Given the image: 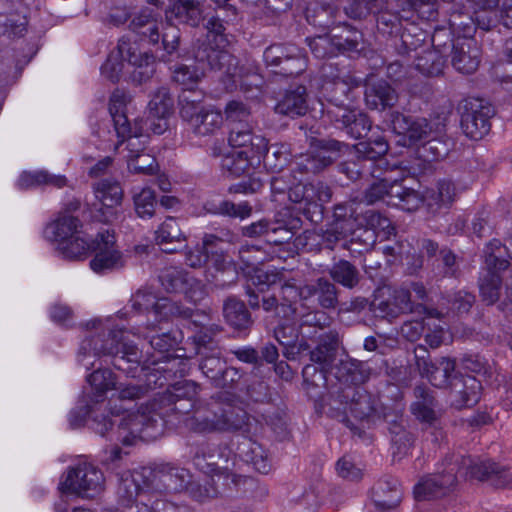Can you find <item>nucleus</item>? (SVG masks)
<instances>
[{
    "label": "nucleus",
    "instance_id": "41",
    "mask_svg": "<svg viewBox=\"0 0 512 512\" xmlns=\"http://www.w3.org/2000/svg\"><path fill=\"white\" fill-rule=\"evenodd\" d=\"M222 331V327L216 323L203 324L199 330L191 337L195 353L201 354H221V348L215 337Z\"/></svg>",
    "mask_w": 512,
    "mask_h": 512
},
{
    "label": "nucleus",
    "instance_id": "22",
    "mask_svg": "<svg viewBox=\"0 0 512 512\" xmlns=\"http://www.w3.org/2000/svg\"><path fill=\"white\" fill-rule=\"evenodd\" d=\"M101 406L95 404L93 398H83L80 400L78 406L71 410L69 414V423L71 427L78 428L84 425L86 419L89 417L93 421V428L97 433L105 436L109 429L112 428L114 422L105 414L98 415Z\"/></svg>",
    "mask_w": 512,
    "mask_h": 512
},
{
    "label": "nucleus",
    "instance_id": "6",
    "mask_svg": "<svg viewBox=\"0 0 512 512\" xmlns=\"http://www.w3.org/2000/svg\"><path fill=\"white\" fill-rule=\"evenodd\" d=\"M115 235L108 229L98 232L94 239H76L68 249L73 257H79L90 250L94 257L90 261L91 269L96 273H105L122 268L125 259L116 247Z\"/></svg>",
    "mask_w": 512,
    "mask_h": 512
},
{
    "label": "nucleus",
    "instance_id": "19",
    "mask_svg": "<svg viewBox=\"0 0 512 512\" xmlns=\"http://www.w3.org/2000/svg\"><path fill=\"white\" fill-rule=\"evenodd\" d=\"M221 422L222 433L239 431L248 436L257 430L256 420L226 396H221Z\"/></svg>",
    "mask_w": 512,
    "mask_h": 512
},
{
    "label": "nucleus",
    "instance_id": "26",
    "mask_svg": "<svg viewBox=\"0 0 512 512\" xmlns=\"http://www.w3.org/2000/svg\"><path fill=\"white\" fill-rule=\"evenodd\" d=\"M332 39L329 35L317 36L307 39L312 53L317 58L333 56L337 51H353L358 49L360 35L355 32L352 37Z\"/></svg>",
    "mask_w": 512,
    "mask_h": 512
},
{
    "label": "nucleus",
    "instance_id": "37",
    "mask_svg": "<svg viewBox=\"0 0 512 512\" xmlns=\"http://www.w3.org/2000/svg\"><path fill=\"white\" fill-rule=\"evenodd\" d=\"M421 204H423V195L419 191L396 181L392 182L387 205L398 207L403 211L414 212Z\"/></svg>",
    "mask_w": 512,
    "mask_h": 512
},
{
    "label": "nucleus",
    "instance_id": "60",
    "mask_svg": "<svg viewBox=\"0 0 512 512\" xmlns=\"http://www.w3.org/2000/svg\"><path fill=\"white\" fill-rule=\"evenodd\" d=\"M199 368L202 373L216 385L219 377L224 369L225 362L221 358V354H201Z\"/></svg>",
    "mask_w": 512,
    "mask_h": 512
},
{
    "label": "nucleus",
    "instance_id": "43",
    "mask_svg": "<svg viewBox=\"0 0 512 512\" xmlns=\"http://www.w3.org/2000/svg\"><path fill=\"white\" fill-rule=\"evenodd\" d=\"M396 307L400 309L402 313H417L424 314L430 317H440L441 313L435 308H429L423 303H416L412 301L411 292L408 288L397 287L391 289L389 295Z\"/></svg>",
    "mask_w": 512,
    "mask_h": 512
},
{
    "label": "nucleus",
    "instance_id": "48",
    "mask_svg": "<svg viewBox=\"0 0 512 512\" xmlns=\"http://www.w3.org/2000/svg\"><path fill=\"white\" fill-rule=\"evenodd\" d=\"M174 112V101L166 88L158 89L152 96L149 105V117L153 120L166 121Z\"/></svg>",
    "mask_w": 512,
    "mask_h": 512
},
{
    "label": "nucleus",
    "instance_id": "1",
    "mask_svg": "<svg viewBox=\"0 0 512 512\" xmlns=\"http://www.w3.org/2000/svg\"><path fill=\"white\" fill-rule=\"evenodd\" d=\"M199 392L196 382H178L137 412L125 415L119 423V430L129 434L122 437L123 444L132 445L136 438L155 439L167 423L182 416H185V426L195 433H222L221 396L200 401L197 400Z\"/></svg>",
    "mask_w": 512,
    "mask_h": 512
},
{
    "label": "nucleus",
    "instance_id": "29",
    "mask_svg": "<svg viewBox=\"0 0 512 512\" xmlns=\"http://www.w3.org/2000/svg\"><path fill=\"white\" fill-rule=\"evenodd\" d=\"M385 420L391 435L393 457L401 459L412 447L414 436L407 430V420L402 415L385 414Z\"/></svg>",
    "mask_w": 512,
    "mask_h": 512
},
{
    "label": "nucleus",
    "instance_id": "9",
    "mask_svg": "<svg viewBox=\"0 0 512 512\" xmlns=\"http://www.w3.org/2000/svg\"><path fill=\"white\" fill-rule=\"evenodd\" d=\"M450 466L455 467V475L470 477L480 481L489 480L495 486H506L512 483V474L503 466L487 460L475 462L470 456L453 455L448 458Z\"/></svg>",
    "mask_w": 512,
    "mask_h": 512
},
{
    "label": "nucleus",
    "instance_id": "18",
    "mask_svg": "<svg viewBox=\"0 0 512 512\" xmlns=\"http://www.w3.org/2000/svg\"><path fill=\"white\" fill-rule=\"evenodd\" d=\"M445 461L447 467L443 473L425 476L415 485L416 500L423 501L442 497L456 483L455 467L450 466L448 458Z\"/></svg>",
    "mask_w": 512,
    "mask_h": 512
},
{
    "label": "nucleus",
    "instance_id": "44",
    "mask_svg": "<svg viewBox=\"0 0 512 512\" xmlns=\"http://www.w3.org/2000/svg\"><path fill=\"white\" fill-rule=\"evenodd\" d=\"M304 286L298 287L295 280H286L284 281L276 294L278 296V300L281 302V312L283 314V319H291L296 314V303L298 299L304 300Z\"/></svg>",
    "mask_w": 512,
    "mask_h": 512
},
{
    "label": "nucleus",
    "instance_id": "30",
    "mask_svg": "<svg viewBox=\"0 0 512 512\" xmlns=\"http://www.w3.org/2000/svg\"><path fill=\"white\" fill-rule=\"evenodd\" d=\"M480 63V48L472 39L457 43L453 49L452 65L463 74L474 73Z\"/></svg>",
    "mask_w": 512,
    "mask_h": 512
},
{
    "label": "nucleus",
    "instance_id": "57",
    "mask_svg": "<svg viewBox=\"0 0 512 512\" xmlns=\"http://www.w3.org/2000/svg\"><path fill=\"white\" fill-rule=\"evenodd\" d=\"M228 142L232 147L250 146L253 153L266 149V138L260 135H253L252 130H231Z\"/></svg>",
    "mask_w": 512,
    "mask_h": 512
},
{
    "label": "nucleus",
    "instance_id": "16",
    "mask_svg": "<svg viewBox=\"0 0 512 512\" xmlns=\"http://www.w3.org/2000/svg\"><path fill=\"white\" fill-rule=\"evenodd\" d=\"M510 263L497 255L489 254L486 257L485 269L479 279V290L482 300L488 305L498 301L502 288L500 273L509 267Z\"/></svg>",
    "mask_w": 512,
    "mask_h": 512
},
{
    "label": "nucleus",
    "instance_id": "13",
    "mask_svg": "<svg viewBox=\"0 0 512 512\" xmlns=\"http://www.w3.org/2000/svg\"><path fill=\"white\" fill-rule=\"evenodd\" d=\"M337 398L347 405L351 415L361 422L370 423L376 417V400L363 387H340Z\"/></svg>",
    "mask_w": 512,
    "mask_h": 512
},
{
    "label": "nucleus",
    "instance_id": "39",
    "mask_svg": "<svg viewBox=\"0 0 512 512\" xmlns=\"http://www.w3.org/2000/svg\"><path fill=\"white\" fill-rule=\"evenodd\" d=\"M205 0H177L167 11V17L197 26L203 20L202 5Z\"/></svg>",
    "mask_w": 512,
    "mask_h": 512
},
{
    "label": "nucleus",
    "instance_id": "15",
    "mask_svg": "<svg viewBox=\"0 0 512 512\" xmlns=\"http://www.w3.org/2000/svg\"><path fill=\"white\" fill-rule=\"evenodd\" d=\"M94 193L101 207L98 209L95 218L104 223H112L118 217V206L121 205L123 189L116 180L103 179L95 183Z\"/></svg>",
    "mask_w": 512,
    "mask_h": 512
},
{
    "label": "nucleus",
    "instance_id": "63",
    "mask_svg": "<svg viewBox=\"0 0 512 512\" xmlns=\"http://www.w3.org/2000/svg\"><path fill=\"white\" fill-rule=\"evenodd\" d=\"M202 76V70L194 66L182 65L175 69L173 79L184 87V91H194V84H196Z\"/></svg>",
    "mask_w": 512,
    "mask_h": 512
},
{
    "label": "nucleus",
    "instance_id": "58",
    "mask_svg": "<svg viewBox=\"0 0 512 512\" xmlns=\"http://www.w3.org/2000/svg\"><path fill=\"white\" fill-rule=\"evenodd\" d=\"M135 212L140 218H151L155 214L157 205L155 191L151 188H142L133 195Z\"/></svg>",
    "mask_w": 512,
    "mask_h": 512
},
{
    "label": "nucleus",
    "instance_id": "42",
    "mask_svg": "<svg viewBox=\"0 0 512 512\" xmlns=\"http://www.w3.org/2000/svg\"><path fill=\"white\" fill-rule=\"evenodd\" d=\"M327 273L334 281L346 289H354L361 281L359 269L350 261L338 259L328 268Z\"/></svg>",
    "mask_w": 512,
    "mask_h": 512
},
{
    "label": "nucleus",
    "instance_id": "14",
    "mask_svg": "<svg viewBox=\"0 0 512 512\" xmlns=\"http://www.w3.org/2000/svg\"><path fill=\"white\" fill-rule=\"evenodd\" d=\"M96 136L101 138L98 148L101 150H117L123 144L129 151V158H134L137 154H142L147 143L149 135H145L141 130H97Z\"/></svg>",
    "mask_w": 512,
    "mask_h": 512
},
{
    "label": "nucleus",
    "instance_id": "35",
    "mask_svg": "<svg viewBox=\"0 0 512 512\" xmlns=\"http://www.w3.org/2000/svg\"><path fill=\"white\" fill-rule=\"evenodd\" d=\"M396 100V93L387 82L370 79L367 83L365 101L369 108L383 110L386 107L392 106Z\"/></svg>",
    "mask_w": 512,
    "mask_h": 512
},
{
    "label": "nucleus",
    "instance_id": "54",
    "mask_svg": "<svg viewBox=\"0 0 512 512\" xmlns=\"http://www.w3.org/2000/svg\"><path fill=\"white\" fill-rule=\"evenodd\" d=\"M131 25L133 30L148 37L152 43L158 42L159 30L163 28V23L154 19L149 10H143L138 16H135Z\"/></svg>",
    "mask_w": 512,
    "mask_h": 512
},
{
    "label": "nucleus",
    "instance_id": "8",
    "mask_svg": "<svg viewBox=\"0 0 512 512\" xmlns=\"http://www.w3.org/2000/svg\"><path fill=\"white\" fill-rule=\"evenodd\" d=\"M156 328L157 326L154 322L147 324V329L161 331V333L150 336L149 340L151 347L158 352L159 356L153 355L151 360L144 362L141 366V371L152 370L160 373V376L156 377L153 382L155 385L162 386L164 382L161 379L167 380V373L176 374L178 371L183 373L184 369H178V366L183 364V361L178 359V357L170 358L169 355H164V353H168L178 344L176 334L170 330L164 331L163 327Z\"/></svg>",
    "mask_w": 512,
    "mask_h": 512
},
{
    "label": "nucleus",
    "instance_id": "55",
    "mask_svg": "<svg viewBox=\"0 0 512 512\" xmlns=\"http://www.w3.org/2000/svg\"><path fill=\"white\" fill-rule=\"evenodd\" d=\"M130 96L124 91L116 90L110 97L109 112L111 114L114 128H128L130 122L126 114V105Z\"/></svg>",
    "mask_w": 512,
    "mask_h": 512
},
{
    "label": "nucleus",
    "instance_id": "32",
    "mask_svg": "<svg viewBox=\"0 0 512 512\" xmlns=\"http://www.w3.org/2000/svg\"><path fill=\"white\" fill-rule=\"evenodd\" d=\"M304 300L316 297L318 305L323 309H335L338 305L339 289L336 284L325 277L304 285Z\"/></svg>",
    "mask_w": 512,
    "mask_h": 512
},
{
    "label": "nucleus",
    "instance_id": "52",
    "mask_svg": "<svg viewBox=\"0 0 512 512\" xmlns=\"http://www.w3.org/2000/svg\"><path fill=\"white\" fill-rule=\"evenodd\" d=\"M203 94L200 91H183L179 95L180 114L193 126L196 115H203L205 109L200 106Z\"/></svg>",
    "mask_w": 512,
    "mask_h": 512
},
{
    "label": "nucleus",
    "instance_id": "20",
    "mask_svg": "<svg viewBox=\"0 0 512 512\" xmlns=\"http://www.w3.org/2000/svg\"><path fill=\"white\" fill-rule=\"evenodd\" d=\"M417 367L423 376H426L430 383L439 388H451V381L459 377L455 372L456 362L452 358L442 357L436 361L426 359L423 355L417 354Z\"/></svg>",
    "mask_w": 512,
    "mask_h": 512
},
{
    "label": "nucleus",
    "instance_id": "50",
    "mask_svg": "<svg viewBox=\"0 0 512 512\" xmlns=\"http://www.w3.org/2000/svg\"><path fill=\"white\" fill-rule=\"evenodd\" d=\"M220 166L224 175L239 177L249 171L251 163L246 151H232L222 157Z\"/></svg>",
    "mask_w": 512,
    "mask_h": 512
},
{
    "label": "nucleus",
    "instance_id": "51",
    "mask_svg": "<svg viewBox=\"0 0 512 512\" xmlns=\"http://www.w3.org/2000/svg\"><path fill=\"white\" fill-rule=\"evenodd\" d=\"M159 480L166 491L181 492L190 485L191 475L185 468L170 467L161 472Z\"/></svg>",
    "mask_w": 512,
    "mask_h": 512
},
{
    "label": "nucleus",
    "instance_id": "21",
    "mask_svg": "<svg viewBox=\"0 0 512 512\" xmlns=\"http://www.w3.org/2000/svg\"><path fill=\"white\" fill-rule=\"evenodd\" d=\"M81 223L77 217L68 213L60 214L59 217L47 225L45 236L50 241L58 242L62 245L64 254L67 257L74 258L68 253V249L75 244L76 239H84L78 236Z\"/></svg>",
    "mask_w": 512,
    "mask_h": 512
},
{
    "label": "nucleus",
    "instance_id": "61",
    "mask_svg": "<svg viewBox=\"0 0 512 512\" xmlns=\"http://www.w3.org/2000/svg\"><path fill=\"white\" fill-rule=\"evenodd\" d=\"M336 472L338 476L349 481H359L363 476V468L351 455H344L336 462Z\"/></svg>",
    "mask_w": 512,
    "mask_h": 512
},
{
    "label": "nucleus",
    "instance_id": "45",
    "mask_svg": "<svg viewBox=\"0 0 512 512\" xmlns=\"http://www.w3.org/2000/svg\"><path fill=\"white\" fill-rule=\"evenodd\" d=\"M238 450L243 460L252 464L258 472L267 474L270 471L271 464L261 444L249 438L239 445Z\"/></svg>",
    "mask_w": 512,
    "mask_h": 512
},
{
    "label": "nucleus",
    "instance_id": "5",
    "mask_svg": "<svg viewBox=\"0 0 512 512\" xmlns=\"http://www.w3.org/2000/svg\"><path fill=\"white\" fill-rule=\"evenodd\" d=\"M206 28L210 45L209 50L207 48L202 51L198 50L196 57L201 61L206 60L212 69L223 70L225 74L223 79L225 88L232 90L240 82L242 76L237 73L236 59L225 51L228 40L223 34V24L218 18H211Z\"/></svg>",
    "mask_w": 512,
    "mask_h": 512
},
{
    "label": "nucleus",
    "instance_id": "59",
    "mask_svg": "<svg viewBox=\"0 0 512 512\" xmlns=\"http://www.w3.org/2000/svg\"><path fill=\"white\" fill-rule=\"evenodd\" d=\"M221 243H224V238H221V236L218 234H205L203 237L202 247L207 251L208 254H216L214 265L217 270H230L232 274L236 276L235 269L231 267V261H227L223 254L218 255V249H221L219 247Z\"/></svg>",
    "mask_w": 512,
    "mask_h": 512
},
{
    "label": "nucleus",
    "instance_id": "24",
    "mask_svg": "<svg viewBox=\"0 0 512 512\" xmlns=\"http://www.w3.org/2000/svg\"><path fill=\"white\" fill-rule=\"evenodd\" d=\"M403 491L399 481L392 476H384L378 480L371 490L372 501L377 511H398Z\"/></svg>",
    "mask_w": 512,
    "mask_h": 512
},
{
    "label": "nucleus",
    "instance_id": "64",
    "mask_svg": "<svg viewBox=\"0 0 512 512\" xmlns=\"http://www.w3.org/2000/svg\"><path fill=\"white\" fill-rule=\"evenodd\" d=\"M437 269L443 277H458L460 267L457 256L449 249H441L437 259Z\"/></svg>",
    "mask_w": 512,
    "mask_h": 512
},
{
    "label": "nucleus",
    "instance_id": "34",
    "mask_svg": "<svg viewBox=\"0 0 512 512\" xmlns=\"http://www.w3.org/2000/svg\"><path fill=\"white\" fill-rule=\"evenodd\" d=\"M365 219L367 225H369L371 229L360 230V234L355 232L350 241L351 245L355 244L356 241L359 240L362 241L364 250H369L375 243V229L383 230L387 234H391L392 231H394V227L392 226L390 219L378 211H367L365 213Z\"/></svg>",
    "mask_w": 512,
    "mask_h": 512
},
{
    "label": "nucleus",
    "instance_id": "56",
    "mask_svg": "<svg viewBox=\"0 0 512 512\" xmlns=\"http://www.w3.org/2000/svg\"><path fill=\"white\" fill-rule=\"evenodd\" d=\"M184 240V233L174 217H167L155 232V241L160 246L181 243Z\"/></svg>",
    "mask_w": 512,
    "mask_h": 512
},
{
    "label": "nucleus",
    "instance_id": "4",
    "mask_svg": "<svg viewBox=\"0 0 512 512\" xmlns=\"http://www.w3.org/2000/svg\"><path fill=\"white\" fill-rule=\"evenodd\" d=\"M129 66L134 67L131 71L133 80L142 83L154 73V58L142 52L136 42L123 38L118 44L117 53L111 54L102 66V73L110 80L116 81Z\"/></svg>",
    "mask_w": 512,
    "mask_h": 512
},
{
    "label": "nucleus",
    "instance_id": "2",
    "mask_svg": "<svg viewBox=\"0 0 512 512\" xmlns=\"http://www.w3.org/2000/svg\"><path fill=\"white\" fill-rule=\"evenodd\" d=\"M124 327H107V332L90 334L82 340L77 360L87 370L94 366L96 358L108 356L117 370L130 377H136L140 368L142 353L132 343L125 340Z\"/></svg>",
    "mask_w": 512,
    "mask_h": 512
},
{
    "label": "nucleus",
    "instance_id": "17",
    "mask_svg": "<svg viewBox=\"0 0 512 512\" xmlns=\"http://www.w3.org/2000/svg\"><path fill=\"white\" fill-rule=\"evenodd\" d=\"M415 401L411 404V412L421 423L426 425V429H431V434L438 440L442 437L439 415L435 410L436 400L432 391L424 386L418 385L414 388Z\"/></svg>",
    "mask_w": 512,
    "mask_h": 512
},
{
    "label": "nucleus",
    "instance_id": "27",
    "mask_svg": "<svg viewBox=\"0 0 512 512\" xmlns=\"http://www.w3.org/2000/svg\"><path fill=\"white\" fill-rule=\"evenodd\" d=\"M372 369L367 362L357 359H341L335 367V377L343 387H362L371 376Z\"/></svg>",
    "mask_w": 512,
    "mask_h": 512
},
{
    "label": "nucleus",
    "instance_id": "23",
    "mask_svg": "<svg viewBox=\"0 0 512 512\" xmlns=\"http://www.w3.org/2000/svg\"><path fill=\"white\" fill-rule=\"evenodd\" d=\"M481 382L474 376L459 375L451 381L449 397L456 409L469 408L476 405L481 397Z\"/></svg>",
    "mask_w": 512,
    "mask_h": 512
},
{
    "label": "nucleus",
    "instance_id": "25",
    "mask_svg": "<svg viewBox=\"0 0 512 512\" xmlns=\"http://www.w3.org/2000/svg\"><path fill=\"white\" fill-rule=\"evenodd\" d=\"M130 303L135 311L152 313L159 324L163 323L172 312L168 298H158L148 289H139L130 299Z\"/></svg>",
    "mask_w": 512,
    "mask_h": 512
},
{
    "label": "nucleus",
    "instance_id": "53",
    "mask_svg": "<svg viewBox=\"0 0 512 512\" xmlns=\"http://www.w3.org/2000/svg\"><path fill=\"white\" fill-rule=\"evenodd\" d=\"M356 154L367 161H374L384 156L389 149L388 141L382 136L369 138L361 141L355 146Z\"/></svg>",
    "mask_w": 512,
    "mask_h": 512
},
{
    "label": "nucleus",
    "instance_id": "62",
    "mask_svg": "<svg viewBox=\"0 0 512 512\" xmlns=\"http://www.w3.org/2000/svg\"><path fill=\"white\" fill-rule=\"evenodd\" d=\"M127 164L129 171L136 174L153 175L158 171L156 159L150 154H137Z\"/></svg>",
    "mask_w": 512,
    "mask_h": 512
},
{
    "label": "nucleus",
    "instance_id": "49",
    "mask_svg": "<svg viewBox=\"0 0 512 512\" xmlns=\"http://www.w3.org/2000/svg\"><path fill=\"white\" fill-rule=\"evenodd\" d=\"M333 158L318 152L316 154H305L297 158L293 172L301 176L317 174L331 165Z\"/></svg>",
    "mask_w": 512,
    "mask_h": 512
},
{
    "label": "nucleus",
    "instance_id": "38",
    "mask_svg": "<svg viewBox=\"0 0 512 512\" xmlns=\"http://www.w3.org/2000/svg\"><path fill=\"white\" fill-rule=\"evenodd\" d=\"M87 381L91 387V393L84 395L93 398L95 404L102 406L106 400V393L116 389V378L109 369H96L88 375Z\"/></svg>",
    "mask_w": 512,
    "mask_h": 512
},
{
    "label": "nucleus",
    "instance_id": "36",
    "mask_svg": "<svg viewBox=\"0 0 512 512\" xmlns=\"http://www.w3.org/2000/svg\"><path fill=\"white\" fill-rule=\"evenodd\" d=\"M307 109L306 88L301 85L288 89L275 106L276 113L289 117L304 115Z\"/></svg>",
    "mask_w": 512,
    "mask_h": 512
},
{
    "label": "nucleus",
    "instance_id": "47",
    "mask_svg": "<svg viewBox=\"0 0 512 512\" xmlns=\"http://www.w3.org/2000/svg\"><path fill=\"white\" fill-rule=\"evenodd\" d=\"M50 185L56 188L66 186L67 179L63 175L51 174L46 170H38L34 172H22L17 180L19 189L26 190L40 185Z\"/></svg>",
    "mask_w": 512,
    "mask_h": 512
},
{
    "label": "nucleus",
    "instance_id": "31",
    "mask_svg": "<svg viewBox=\"0 0 512 512\" xmlns=\"http://www.w3.org/2000/svg\"><path fill=\"white\" fill-rule=\"evenodd\" d=\"M495 115L493 106L483 99H471L465 104L461 116L462 128H485L491 126V118Z\"/></svg>",
    "mask_w": 512,
    "mask_h": 512
},
{
    "label": "nucleus",
    "instance_id": "46",
    "mask_svg": "<svg viewBox=\"0 0 512 512\" xmlns=\"http://www.w3.org/2000/svg\"><path fill=\"white\" fill-rule=\"evenodd\" d=\"M331 318L323 311L312 310L300 316L299 334L303 338L316 339L330 325Z\"/></svg>",
    "mask_w": 512,
    "mask_h": 512
},
{
    "label": "nucleus",
    "instance_id": "3",
    "mask_svg": "<svg viewBox=\"0 0 512 512\" xmlns=\"http://www.w3.org/2000/svg\"><path fill=\"white\" fill-rule=\"evenodd\" d=\"M153 472L148 468L125 471L120 475L117 497L126 508L136 506V512H160L164 506L159 493L153 490Z\"/></svg>",
    "mask_w": 512,
    "mask_h": 512
},
{
    "label": "nucleus",
    "instance_id": "40",
    "mask_svg": "<svg viewBox=\"0 0 512 512\" xmlns=\"http://www.w3.org/2000/svg\"><path fill=\"white\" fill-rule=\"evenodd\" d=\"M223 315L227 323L237 330L249 329L253 324L245 303L235 296H230L224 301Z\"/></svg>",
    "mask_w": 512,
    "mask_h": 512
},
{
    "label": "nucleus",
    "instance_id": "12",
    "mask_svg": "<svg viewBox=\"0 0 512 512\" xmlns=\"http://www.w3.org/2000/svg\"><path fill=\"white\" fill-rule=\"evenodd\" d=\"M160 281L168 292L182 293L187 300L194 304L202 301L207 295L205 285L180 268L165 269L160 276Z\"/></svg>",
    "mask_w": 512,
    "mask_h": 512
},
{
    "label": "nucleus",
    "instance_id": "7",
    "mask_svg": "<svg viewBox=\"0 0 512 512\" xmlns=\"http://www.w3.org/2000/svg\"><path fill=\"white\" fill-rule=\"evenodd\" d=\"M317 346L310 351L311 364L304 366L302 376L307 385L316 388L327 386V372L335 361L339 347V334L335 330L323 332L317 337Z\"/></svg>",
    "mask_w": 512,
    "mask_h": 512
},
{
    "label": "nucleus",
    "instance_id": "33",
    "mask_svg": "<svg viewBox=\"0 0 512 512\" xmlns=\"http://www.w3.org/2000/svg\"><path fill=\"white\" fill-rule=\"evenodd\" d=\"M331 197L332 191L325 183H305V206L299 207V210L308 220L316 222L314 214H321L322 204L329 202Z\"/></svg>",
    "mask_w": 512,
    "mask_h": 512
},
{
    "label": "nucleus",
    "instance_id": "10",
    "mask_svg": "<svg viewBox=\"0 0 512 512\" xmlns=\"http://www.w3.org/2000/svg\"><path fill=\"white\" fill-rule=\"evenodd\" d=\"M104 475L96 466L82 462L68 469L61 483L63 492L81 498H94L104 489Z\"/></svg>",
    "mask_w": 512,
    "mask_h": 512
},
{
    "label": "nucleus",
    "instance_id": "28",
    "mask_svg": "<svg viewBox=\"0 0 512 512\" xmlns=\"http://www.w3.org/2000/svg\"><path fill=\"white\" fill-rule=\"evenodd\" d=\"M215 446L209 443H201L197 446L193 456L194 466L201 472L211 475V481L215 482L223 479L224 481L231 480L235 482L236 476L230 473L227 469L221 470L215 461Z\"/></svg>",
    "mask_w": 512,
    "mask_h": 512
},
{
    "label": "nucleus",
    "instance_id": "11",
    "mask_svg": "<svg viewBox=\"0 0 512 512\" xmlns=\"http://www.w3.org/2000/svg\"><path fill=\"white\" fill-rule=\"evenodd\" d=\"M436 130H403L394 132L395 143L398 146L413 148L419 158L424 161L437 160L446 155V149L441 147V142L435 138Z\"/></svg>",
    "mask_w": 512,
    "mask_h": 512
}]
</instances>
